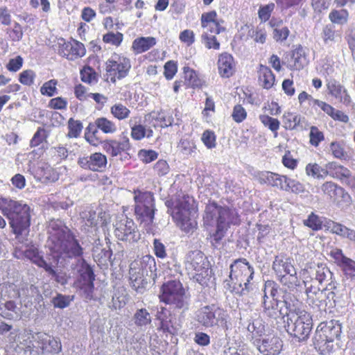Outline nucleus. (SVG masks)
I'll return each mask as SVG.
<instances>
[{
    "label": "nucleus",
    "mask_w": 355,
    "mask_h": 355,
    "mask_svg": "<svg viewBox=\"0 0 355 355\" xmlns=\"http://www.w3.org/2000/svg\"><path fill=\"white\" fill-rule=\"evenodd\" d=\"M110 113L118 121H123L130 117L131 111L121 103H116L110 107Z\"/></svg>",
    "instance_id": "obj_44"
},
{
    "label": "nucleus",
    "mask_w": 355,
    "mask_h": 355,
    "mask_svg": "<svg viewBox=\"0 0 355 355\" xmlns=\"http://www.w3.org/2000/svg\"><path fill=\"white\" fill-rule=\"evenodd\" d=\"M155 263V259L150 255L138 257L131 262L129 270L130 284L137 293H143L146 291L148 284L146 277L151 266Z\"/></svg>",
    "instance_id": "obj_10"
},
{
    "label": "nucleus",
    "mask_w": 355,
    "mask_h": 355,
    "mask_svg": "<svg viewBox=\"0 0 355 355\" xmlns=\"http://www.w3.org/2000/svg\"><path fill=\"white\" fill-rule=\"evenodd\" d=\"M303 224L313 231H319L322 229L323 223L320 216L311 212L306 220H303Z\"/></svg>",
    "instance_id": "obj_53"
},
{
    "label": "nucleus",
    "mask_w": 355,
    "mask_h": 355,
    "mask_svg": "<svg viewBox=\"0 0 355 355\" xmlns=\"http://www.w3.org/2000/svg\"><path fill=\"white\" fill-rule=\"evenodd\" d=\"M228 314L216 304L205 305L196 313V320L205 328L227 327Z\"/></svg>",
    "instance_id": "obj_11"
},
{
    "label": "nucleus",
    "mask_w": 355,
    "mask_h": 355,
    "mask_svg": "<svg viewBox=\"0 0 355 355\" xmlns=\"http://www.w3.org/2000/svg\"><path fill=\"white\" fill-rule=\"evenodd\" d=\"M327 177L345 182L352 189H355V176L351 171L336 162L327 163Z\"/></svg>",
    "instance_id": "obj_19"
},
{
    "label": "nucleus",
    "mask_w": 355,
    "mask_h": 355,
    "mask_svg": "<svg viewBox=\"0 0 355 355\" xmlns=\"http://www.w3.org/2000/svg\"><path fill=\"white\" fill-rule=\"evenodd\" d=\"M248 329L250 334V340L255 346L262 340L265 335L266 327L261 320H254L248 325Z\"/></svg>",
    "instance_id": "obj_38"
},
{
    "label": "nucleus",
    "mask_w": 355,
    "mask_h": 355,
    "mask_svg": "<svg viewBox=\"0 0 355 355\" xmlns=\"http://www.w3.org/2000/svg\"><path fill=\"white\" fill-rule=\"evenodd\" d=\"M345 277L351 281L355 280V261L349 258L340 268Z\"/></svg>",
    "instance_id": "obj_64"
},
{
    "label": "nucleus",
    "mask_w": 355,
    "mask_h": 355,
    "mask_svg": "<svg viewBox=\"0 0 355 355\" xmlns=\"http://www.w3.org/2000/svg\"><path fill=\"white\" fill-rule=\"evenodd\" d=\"M249 36L255 43L264 44L267 39V32L264 27L257 26L249 31Z\"/></svg>",
    "instance_id": "obj_54"
},
{
    "label": "nucleus",
    "mask_w": 355,
    "mask_h": 355,
    "mask_svg": "<svg viewBox=\"0 0 355 355\" xmlns=\"http://www.w3.org/2000/svg\"><path fill=\"white\" fill-rule=\"evenodd\" d=\"M178 148L182 154L190 155L195 151L196 146L193 140L183 138L179 141Z\"/></svg>",
    "instance_id": "obj_59"
},
{
    "label": "nucleus",
    "mask_w": 355,
    "mask_h": 355,
    "mask_svg": "<svg viewBox=\"0 0 355 355\" xmlns=\"http://www.w3.org/2000/svg\"><path fill=\"white\" fill-rule=\"evenodd\" d=\"M320 37L324 45L330 46L336 42L338 38H340V35L335 29L333 24H329L324 25L321 31Z\"/></svg>",
    "instance_id": "obj_42"
},
{
    "label": "nucleus",
    "mask_w": 355,
    "mask_h": 355,
    "mask_svg": "<svg viewBox=\"0 0 355 355\" xmlns=\"http://www.w3.org/2000/svg\"><path fill=\"white\" fill-rule=\"evenodd\" d=\"M0 211L8 220L16 238L28 234L31 225V207L26 203L10 198H0Z\"/></svg>",
    "instance_id": "obj_2"
},
{
    "label": "nucleus",
    "mask_w": 355,
    "mask_h": 355,
    "mask_svg": "<svg viewBox=\"0 0 355 355\" xmlns=\"http://www.w3.org/2000/svg\"><path fill=\"white\" fill-rule=\"evenodd\" d=\"M85 45L72 37L69 40L60 38L57 45V53L59 55L70 61H74L84 57L86 54Z\"/></svg>",
    "instance_id": "obj_15"
},
{
    "label": "nucleus",
    "mask_w": 355,
    "mask_h": 355,
    "mask_svg": "<svg viewBox=\"0 0 355 355\" xmlns=\"http://www.w3.org/2000/svg\"><path fill=\"white\" fill-rule=\"evenodd\" d=\"M131 67L130 58L123 53L114 52L105 63V80L115 84L129 75Z\"/></svg>",
    "instance_id": "obj_8"
},
{
    "label": "nucleus",
    "mask_w": 355,
    "mask_h": 355,
    "mask_svg": "<svg viewBox=\"0 0 355 355\" xmlns=\"http://www.w3.org/2000/svg\"><path fill=\"white\" fill-rule=\"evenodd\" d=\"M257 179L261 184H266L283 190L287 175H280L271 171H260L257 175Z\"/></svg>",
    "instance_id": "obj_29"
},
{
    "label": "nucleus",
    "mask_w": 355,
    "mask_h": 355,
    "mask_svg": "<svg viewBox=\"0 0 355 355\" xmlns=\"http://www.w3.org/2000/svg\"><path fill=\"white\" fill-rule=\"evenodd\" d=\"M216 35L209 33V32H203L201 35L202 42L207 49H220V44Z\"/></svg>",
    "instance_id": "obj_52"
},
{
    "label": "nucleus",
    "mask_w": 355,
    "mask_h": 355,
    "mask_svg": "<svg viewBox=\"0 0 355 355\" xmlns=\"http://www.w3.org/2000/svg\"><path fill=\"white\" fill-rule=\"evenodd\" d=\"M166 309L165 307H161L160 310L157 311V319L160 322L158 329L164 334L177 335L181 328V325L173 322L171 319L168 320L166 318Z\"/></svg>",
    "instance_id": "obj_31"
},
{
    "label": "nucleus",
    "mask_w": 355,
    "mask_h": 355,
    "mask_svg": "<svg viewBox=\"0 0 355 355\" xmlns=\"http://www.w3.org/2000/svg\"><path fill=\"white\" fill-rule=\"evenodd\" d=\"M322 193L334 202L338 201L340 197L347 195L345 190L332 181H327L321 186Z\"/></svg>",
    "instance_id": "obj_34"
},
{
    "label": "nucleus",
    "mask_w": 355,
    "mask_h": 355,
    "mask_svg": "<svg viewBox=\"0 0 355 355\" xmlns=\"http://www.w3.org/2000/svg\"><path fill=\"white\" fill-rule=\"evenodd\" d=\"M156 43L154 37H138L133 40L131 50L135 55L141 54L153 48Z\"/></svg>",
    "instance_id": "obj_36"
},
{
    "label": "nucleus",
    "mask_w": 355,
    "mask_h": 355,
    "mask_svg": "<svg viewBox=\"0 0 355 355\" xmlns=\"http://www.w3.org/2000/svg\"><path fill=\"white\" fill-rule=\"evenodd\" d=\"M224 23V20L218 17L215 10L203 12L200 17L201 27L205 30L204 32L211 34L219 35L225 31Z\"/></svg>",
    "instance_id": "obj_23"
},
{
    "label": "nucleus",
    "mask_w": 355,
    "mask_h": 355,
    "mask_svg": "<svg viewBox=\"0 0 355 355\" xmlns=\"http://www.w3.org/2000/svg\"><path fill=\"white\" fill-rule=\"evenodd\" d=\"M131 148L129 138L124 136L121 139H107L103 140V150L110 157H116L123 154L128 155Z\"/></svg>",
    "instance_id": "obj_22"
},
{
    "label": "nucleus",
    "mask_w": 355,
    "mask_h": 355,
    "mask_svg": "<svg viewBox=\"0 0 355 355\" xmlns=\"http://www.w3.org/2000/svg\"><path fill=\"white\" fill-rule=\"evenodd\" d=\"M184 76V80L189 87L192 89H201L205 84L203 80L193 69L185 66L182 69Z\"/></svg>",
    "instance_id": "obj_37"
},
{
    "label": "nucleus",
    "mask_w": 355,
    "mask_h": 355,
    "mask_svg": "<svg viewBox=\"0 0 355 355\" xmlns=\"http://www.w3.org/2000/svg\"><path fill=\"white\" fill-rule=\"evenodd\" d=\"M318 108L335 121H340L347 123L349 120L347 114L340 110L336 109L326 101L318 99L313 109L317 111Z\"/></svg>",
    "instance_id": "obj_30"
},
{
    "label": "nucleus",
    "mask_w": 355,
    "mask_h": 355,
    "mask_svg": "<svg viewBox=\"0 0 355 355\" xmlns=\"http://www.w3.org/2000/svg\"><path fill=\"white\" fill-rule=\"evenodd\" d=\"M67 128V137L69 138H77L80 136L83 127L80 121L70 118L68 121Z\"/></svg>",
    "instance_id": "obj_55"
},
{
    "label": "nucleus",
    "mask_w": 355,
    "mask_h": 355,
    "mask_svg": "<svg viewBox=\"0 0 355 355\" xmlns=\"http://www.w3.org/2000/svg\"><path fill=\"white\" fill-rule=\"evenodd\" d=\"M324 226L327 227V230L330 231L332 234L355 242V230L349 229L344 225L331 220L327 221Z\"/></svg>",
    "instance_id": "obj_33"
},
{
    "label": "nucleus",
    "mask_w": 355,
    "mask_h": 355,
    "mask_svg": "<svg viewBox=\"0 0 355 355\" xmlns=\"http://www.w3.org/2000/svg\"><path fill=\"white\" fill-rule=\"evenodd\" d=\"M41 348L44 352L51 354H57L61 351L62 345L60 341L55 338L44 334L40 339Z\"/></svg>",
    "instance_id": "obj_41"
},
{
    "label": "nucleus",
    "mask_w": 355,
    "mask_h": 355,
    "mask_svg": "<svg viewBox=\"0 0 355 355\" xmlns=\"http://www.w3.org/2000/svg\"><path fill=\"white\" fill-rule=\"evenodd\" d=\"M285 64L292 71H300L306 64V54L301 44L297 45L285 57Z\"/></svg>",
    "instance_id": "obj_27"
},
{
    "label": "nucleus",
    "mask_w": 355,
    "mask_h": 355,
    "mask_svg": "<svg viewBox=\"0 0 355 355\" xmlns=\"http://www.w3.org/2000/svg\"><path fill=\"white\" fill-rule=\"evenodd\" d=\"M259 120L265 127L268 128L274 134L275 137H277L278 130L280 127V121L277 119L267 114H261L259 115Z\"/></svg>",
    "instance_id": "obj_50"
},
{
    "label": "nucleus",
    "mask_w": 355,
    "mask_h": 355,
    "mask_svg": "<svg viewBox=\"0 0 355 355\" xmlns=\"http://www.w3.org/2000/svg\"><path fill=\"white\" fill-rule=\"evenodd\" d=\"M315 270V280L318 281L319 284H322L324 282L328 280V278L331 279L334 274L325 263H318L314 268Z\"/></svg>",
    "instance_id": "obj_48"
},
{
    "label": "nucleus",
    "mask_w": 355,
    "mask_h": 355,
    "mask_svg": "<svg viewBox=\"0 0 355 355\" xmlns=\"http://www.w3.org/2000/svg\"><path fill=\"white\" fill-rule=\"evenodd\" d=\"M329 19L331 22V24H345L349 19V12L346 9H333L329 14Z\"/></svg>",
    "instance_id": "obj_47"
},
{
    "label": "nucleus",
    "mask_w": 355,
    "mask_h": 355,
    "mask_svg": "<svg viewBox=\"0 0 355 355\" xmlns=\"http://www.w3.org/2000/svg\"><path fill=\"white\" fill-rule=\"evenodd\" d=\"M202 218L204 223L208 225L215 222L216 229L210 235L214 246L220 244L231 226H239L241 223V216L236 208L220 205L215 200L208 202Z\"/></svg>",
    "instance_id": "obj_1"
},
{
    "label": "nucleus",
    "mask_w": 355,
    "mask_h": 355,
    "mask_svg": "<svg viewBox=\"0 0 355 355\" xmlns=\"http://www.w3.org/2000/svg\"><path fill=\"white\" fill-rule=\"evenodd\" d=\"M36 78L35 72L32 69L24 70L19 74V82L25 86H31L34 84Z\"/></svg>",
    "instance_id": "obj_63"
},
{
    "label": "nucleus",
    "mask_w": 355,
    "mask_h": 355,
    "mask_svg": "<svg viewBox=\"0 0 355 355\" xmlns=\"http://www.w3.org/2000/svg\"><path fill=\"white\" fill-rule=\"evenodd\" d=\"M154 120V127L166 128L172 125L173 118L172 114L166 110H160L153 117Z\"/></svg>",
    "instance_id": "obj_43"
},
{
    "label": "nucleus",
    "mask_w": 355,
    "mask_h": 355,
    "mask_svg": "<svg viewBox=\"0 0 355 355\" xmlns=\"http://www.w3.org/2000/svg\"><path fill=\"white\" fill-rule=\"evenodd\" d=\"M330 150L334 157L338 159H346L347 152L345 150L344 145L340 141H332L330 144Z\"/></svg>",
    "instance_id": "obj_60"
},
{
    "label": "nucleus",
    "mask_w": 355,
    "mask_h": 355,
    "mask_svg": "<svg viewBox=\"0 0 355 355\" xmlns=\"http://www.w3.org/2000/svg\"><path fill=\"white\" fill-rule=\"evenodd\" d=\"M166 205L168 208L173 209H184L198 207V203L193 196L187 193H183L177 196L175 200H167Z\"/></svg>",
    "instance_id": "obj_32"
},
{
    "label": "nucleus",
    "mask_w": 355,
    "mask_h": 355,
    "mask_svg": "<svg viewBox=\"0 0 355 355\" xmlns=\"http://www.w3.org/2000/svg\"><path fill=\"white\" fill-rule=\"evenodd\" d=\"M24 256L28 259H30L33 263L40 267L46 268L47 264L43 257L40 256L39 251L37 248H31L24 252Z\"/></svg>",
    "instance_id": "obj_51"
},
{
    "label": "nucleus",
    "mask_w": 355,
    "mask_h": 355,
    "mask_svg": "<svg viewBox=\"0 0 355 355\" xmlns=\"http://www.w3.org/2000/svg\"><path fill=\"white\" fill-rule=\"evenodd\" d=\"M254 268L245 259H239L230 266L231 291L239 295H244L252 290V280Z\"/></svg>",
    "instance_id": "obj_5"
},
{
    "label": "nucleus",
    "mask_w": 355,
    "mask_h": 355,
    "mask_svg": "<svg viewBox=\"0 0 355 355\" xmlns=\"http://www.w3.org/2000/svg\"><path fill=\"white\" fill-rule=\"evenodd\" d=\"M209 262L202 252L195 250L188 254L186 270L192 279L202 284L209 276Z\"/></svg>",
    "instance_id": "obj_13"
},
{
    "label": "nucleus",
    "mask_w": 355,
    "mask_h": 355,
    "mask_svg": "<svg viewBox=\"0 0 355 355\" xmlns=\"http://www.w3.org/2000/svg\"><path fill=\"white\" fill-rule=\"evenodd\" d=\"M51 240L55 251L69 258L81 257L83 249L70 229L64 225L53 224Z\"/></svg>",
    "instance_id": "obj_4"
},
{
    "label": "nucleus",
    "mask_w": 355,
    "mask_h": 355,
    "mask_svg": "<svg viewBox=\"0 0 355 355\" xmlns=\"http://www.w3.org/2000/svg\"><path fill=\"white\" fill-rule=\"evenodd\" d=\"M271 285L272 283L270 282L266 283L264 292H266L267 287ZM276 293L277 289L272 287L270 291V295L274 297ZM284 303H286V302L278 300L274 297L269 298L266 293H265L262 302V313L263 316L268 320H277L284 317L286 315H288L287 309L285 312L283 311L282 304Z\"/></svg>",
    "instance_id": "obj_14"
},
{
    "label": "nucleus",
    "mask_w": 355,
    "mask_h": 355,
    "mask_svg": "<svg viewBox=\"0 0 355 355\" xmlns=\"http://www.w3.org/2000/svg\"><path fill=\"white\" fill-rule=\"evenodd\" d=\"M283 190L298 194L304 191V186L299 181L291 179L287 176Z\"/></svg>",
    "instance_id": "obj_61"
},
{
    "label": "nucleus",
    "mask_w": 355,
    "mask_h": 355,
    "mask_svg": "<svg viewBox=\"0 0 355 355\" xmlns=\"http://www.w3.org/2000/svg\"><path fill=\"white\" fill-rule=\"evenodd\" d=\"M218 72L223 78H229L236 72V62L233 56L227 52L218 55L217 61Z\"/></svg>",
    "instance_id": "obj_28"
},
{
    "label": "nucleus",
    "mask_w": 355,
    "mask_h": 355,
    "mask_svg": "<svg viewBox=\"0 0 355 355\" xmlns=\"http://www.w3.org/2000/svg\"><path fill=\"white\" fill-rule=\"evenodd\" d=\"M114 227V235L120 241L133 243L140 239L134 221L126 216L116 220Z\"/></svg>",
    "instance_id": "obj_17"
},
{
    "label": "nucleus",
    "mask_w": 355,
    "mask_h": 355,
    "mask_svg": "<svg viewBox=\"0 0 355 355\" xmlns=\"http://www.w3.org/2000/svg\"><path fill=\"white\" fill-rule=\"evenodd\" d=\"M79 275L80 277L77 282L78 287L84 292L86 298L92 300L94 290L95 275L94 270L88 263L83 262L79 270Z\"/></svg>",
    "instance_id": "obj_20"
},
{
    "label": "nucleus",
    "mask_w": 355,
    "mask_h": 355,
    "mask_svg": "<svg viewBox=\"0 0 355 355\" xmlns=\"http://www.w3.org/2000/svg\"><path fill=\"white\" fill-rule=\"evenodd\" d=\"M123 40V35L120 32H108L103 35V42L105 44H110L114 46H121Z\"/></svg>",
    "instance_id": "obj_56"
},
{
    "label": "nucleus",
    "mask_w": 355,
    "mask_h": 355,
    "mask_svg": "<svg viewBox=\"0 0 355 355\" xmlns=\"http://www.w3.org/2000/svg\"><path fill=\"white\" fill-rule=\"evenodd\" d=\"M282 121L286 130H293L298 125L300 120L295 113L287 112L283 114Z\"/></svg>",
    "instance_id": "obj_58"
},
{
    "label": "nucleus",
    "mask_w": 355,
    "mask_h": 355,
    "mask_svg": "<svg viewBox=\"0 0 355 355\" xmlns=\"http://www.w3.org/2000/svg\"><path fill=\"white\" fill-rule=\"evenodd\" d=\"M98 130L97 128L93 125V123H89L87 127L85 129V140L93 146H98L99 145L103 146V140H101L98 137Z\"/></svg>",
    "instance_id": "obj_46"
},
{
    "label": "nucleus",
    "mask_w": 355,
    "mask_h": 355,
    "mask_svg": "<svg viewBox=\"0 0 355 355\" xmlns=\"http://www.w3.org/2000/svg\"><path fill=\"white\" fill-rule=\"evenodd\" d=\"M58 81L56 79H51L45 82L40 87V93L49 97L55 96L58 93Z\"/></svg>",
    "instance_id": "obj_57"
},
{
    "label": "nucleus",
    "mask_w": 355,
    "mask_h": 355,
    "mask_svg": "<svg viewBox=\"0 0 355 355\" xmlns=\"http://www.w3.org/2000/svg\"><path fill=\"white\" fill-rule=\"evenodd\" d=\"M255 346L263 355H279L283 348V341L277 336H268Z\"/></svg>",
    "instance_id": "obj_26"
},
{
    "label": "nucleus",
    "mask_w": 355,
    "mask_h": 355,
    "mask_svg": "<svg viewBox=\"0 0 355 355\" xmlns=\"http://www.w3.org/2000/svg\"><path fill=\"white\" fill-rule=\"evenodd\" d=\"M93 125L104 134H115L118 131V128L114 121L107 117L101 116L97 118Z\"/></svg>",
    "instance_id": "obj_40"
},
{
    "label": "nucleus",
    "mask_w": 355,
    "mask_h": 355,
    "mask_svg": "<svg viewBox=\"0 0 355 355\" xmlns=\"http://www.w3.org/2000/svg\"><path fill=\"white\" fill-rule=\"evenodd\" d=\"M80 76L81 81L88 85L96 84L98 80V73L88 64L85 65L80 70Z\"/></svg>",
    "instance_id": "obj_45"
},
{
    "label": "nucleus",
    "mask_w": 355,
    "mask_h": 355,
    "mask_svg": "<svg viewBox=\"0 0 355 355\" xmlns=\"http://www.w3.org/2000/svg\"><path fill=\"white\" fill-rule=\"evenodd\" d=\"M324 139L323 132L320 131L317 126H311L309 132V143L314 147H318L320 143Z\"/></svg>",
    "instance_id": "obj_62"
},
{
    "label": "nucleus",
    "mask_w": 355,
    "mask_h": 355,
    "mask_svg": "<svg viewBox=\"0 0 355 355\" xmlns=\"http://www.w3.org/2000/svg\"><path fill=\"white\" fill-rule=\"evenodd\" d=\"M312 327V316L308 311L298 309L288 312L285 327L291 336L304 340L309 337Z\"/></svg>",
    "instance_id": "obj_6"
},
{
    "label": "nucleus",
    "mask_w": 355,
    "mask_h": 355,
    "mask_svg": "<svg viewBox=\"0 0 355 355\" xmlns=\"http://www.w3.org/2000/svg\"><path fill=\"white\" fill-rule=\"evenodd\" d=\"M306 302L313 309L325 310L327 306V296L325 289H321L316 284V282L311 278L309 281L304 280Z\"/></svg>",
    "instance_id": "obj_18"
},
{
    "label": "nucleus",
    "mask_w": 355,
    "mask_h": 355,
    "mask_svg": "<svg viewBox=\"0 0 355 355\" xmlns=\"http://www.w3.org/2000/svg\"><path fill=\"white\" fill-rule=\"evenodd\" d=\"M159 299L174 309H189V297L182 284L179 281L170 280L164 283L160 288Z\"/></svg>",
    "instance_id": "obj_7"
},
{
    "label": "nucleus",
    "mask_w": 355,
    "mask_h": 355,
    "mask_svg": "<svg viewBox=\"0 0 355 355\" xmlns=\"http://www.w3.org/2000/svg\"><path fill=\"white\" fill-rule=\"evenodd\" d=\"M258 82L265 89H271L275 83V75L267 66L260 64L257 71Z\"/></svg>",
    "instance_id": "obj_35"
},
{
    "label": "nucleus",
    "mask_w": 355,
    "mask_h": 355,
    "mask_svg": "<svg viewBox=\"0 0 355 355\" xmlns=\"http://www.w3.org/2000/svg\"><path fill=\"white\" fill-rule=\"evenodd\" d=\"M134 323L137 327H146L151 323V318L147 309H137L133 315Z\"/></svg>",
    "instance_id": "obj_49"
},
{
    "label": "nucleus",
    "mask_w": 355,
    "mask_h": 355,
    "mask_svg": "<svg viewBox=\"0 0 355 355\" xmlns=\"http://www.w3.org/2000/svg\"><path fill=\"white\" fill-rule=\"evenodd\" d=\"M77 163L83 169L94 172H103L107 167V158L102 153L96 152L89 156L79 157Z\"/></svg>",
    "instance_id": "obj_21"
},
{
    "label": "nucleus",
    "mask_w": 355,
    "mask_h": 355,
    "mask_svg": "<svg viewBox=\"0 0 355 355\" xmlns=\"http://www.w3.org/2000/svg\"><path fill=\"white\" fill-rule=\"evenodd\" d=\"M342 332L341 324L338 321L331 320L320 322L313 338V345L321 355H329L338 347Z\"/></svg>",
    "instance_id": "obj_3"
},
{
    "label": "nucleus",
    "mask_w": 355,
    "mask_h": 355,
    "mask_svg": "<svg viewBox=\"0 0 355 355\" xmlns=\"http://www.w3.org/2000/svg\"><path fill=\"white\" fill-rule=\"evenodd\" d=\"M135 215L140 224L150 225L153 223L155 205L153 193L134 189Z\"/></svg>",
    "instance_id": "obj_9"
},
{
    "label": "nucleus",
    "mask_w": 355,
    "mask_h": 355,
    "mask_svg": "<svg viewBox=\"0 0 355 355\" xmlns=\"http://www.w3.org/2000/svg\"><path fill=\"white\" fill-rule=\"evenodd\" d=\"M305 172L307 176L313 179L324 180L327 177V163L321 166L316 162H311L306 164Z\"/></svg>",
    "instance_id": "obj_39"
},
{
    "label": "nucleus",
    "mask_w": 355,
    "mask_h": 355,
    "mask_svg": "<svg viewBox=\"0 0 355 355\" xmlns=\"http://www.w3.org/2000/svg\"><path fill=\"white\" fill-rule=\"evenodd\" d=\"M272 268L278 277L279 281L289 288L300 285L297 272L293 260L286 256H277L273 261Z\"/></svg>",
    "instance_id": "obj_12"
},
{
    "label": "nucleus",
    "mask_w": 355,
    "mask_h": 355,
    "mask_svg": "<svg viewBox=\"0 0 355 355\" xmlns=\"http://www.w3.org/2000/svg\"><path fill=\"white\" fill-rule=\"evenodd\" d=\"M326 87L328 94L337 99L340 103L345 106L352 104V100L347 89L338 80L334 78L327 80Z\"/></svg>",
    "instance_id": "obj_25"
},
{
    "label": "nucleus",
    "mask_w": 355,
    "mask_h": 355,
    "mask_svg": "<svg viewBox=\"0 0 355 355\" xmlns=\"http://www.w3.org/2000/svg\"><path fill=\"white\" fill-rule=\"evenodd\" d=\"M33 174L36 180L44 184L57 182L60 175L57 168H53L45 162L37 163V166L33 168Z\"/></svg>",
    "instance_id": "obj_24"
},
{
    "label": "nucleus",
    "mask_w": 355,
    "mask_h": 355,
    "mask_svg": "<svg viewBox=\"0 0 355 355\" xmlns=\"http://www.w3.org/2000/svg\"><path fill=\"white\" fill-rule=\"evenodd\" d=\"M198 207L184 209H173L172 218L180 230L186 233L193 232L197 228Z\"/></svg>",
    "instance_id": "obj_16"
}]
</instances>
